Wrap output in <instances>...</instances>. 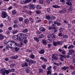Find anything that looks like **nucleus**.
Returning <instances> with one entry per match:
<instances>
[{"mask_svg": "<svg viewBox=\"0 0 75 75\" xmlns=\"http://www.w3.org/2000/svg\"><path fill=\"white\" fill-rule=\"evenodd\" d=\"M6 18H8V19L9 21H10V20H11V18H10V17L8 16Z\"/></svg>", "mask_w": 75, "mask_h": 75, "instance_id": "49", "label": "nucleus"}, {"mask_svg": "<svg viewBox=\"0 0 75 75\" xmlns=\"http://www.w3.org/2000/svg\"><path fill=\"white\" fill-rule=\"evenodd\" d=\"M8 30H12V27H9L8 28Z\"/></svg>", "mask_w": 75, "mask_h": 75, "instance_id": "61", "label": "nucleus"}, {"mask_svg": "<svg viewBox=\"0 0 75 75\" xmlns=\"http://www.w3.org/2000/svg\"><path fill=\"white\" fill-rule=\"evenodd\" d=\"M69 52L67 54L68 55H72V54L75 53V51L72 49L69 50Z\"/></svg>", "mask_w": 75, "mask_h": 75, "instance_id": "8", "label": "nucleus"}, {"mask_svg": "<svg viewBox=\"0 0 75 75\" xmlns=\"http://www.w3.org/2000/svg\"><path fill=\"white\" fill-rule=\"evenodd\" d=\"M19 21H23V18L22 17L19 18Z\"/></svg>", "mask_w": 75, "mask_h": 75, "instance_id": "40", "label": "nucleus"}, {"mask_svg": "<svg viewBox=\"0 0 75 75\" xmlns=\"http://www.w3.org/2000/svg\"><path fill=\"white\" fill-rule=\"evenodd\" d=\"M64 23H65V24H67V25L68 24V22L66 20H64Z\"/></svg>", "mask_w": 75, "mask_h": 75, "instance_id": "54", "label": "nucleus"}, {"mask_svg": "<svg viewBox=\"0 0 75 75\" xmlns=\"http://www.w3.org/2000/svg\"><path fill=\"white\" fill-rule=\"evenodd\" d=\"M45 37V35L44 34H42L40 35V38H44Z\"/></svg>", "mask_w": 75, "mask_h": 75, "instance_id": "25", "label": "nucleus"}, {"mask_svg": "<svg viewBox=\"0 0 75 75\" xmlns=\"http://www.w3.org/2000/svg\"><path fill=\"white\" fill-rule=\"evenodd\" d=\"M9 59H8V58H6L5 59V61H8V60Z\"/></svg>", "mask_w": 75, "mask_h": 75, "instance_id": "63", "label": "nucleus"}, {"mask_svg": "<svg viewBox=\"0 0 75 75\" xmlns=\"http://www.w3.org/2000/svg\"><path fill=\"white\" fill-rule=\"evenodd\" d=\"M13 28H17L18 27V25H17V24H15L13 25Z\"/></svg>", "mask_w": 75, "mask_h": 75, "instance_id": "39", "label": "nucleus"}, {"mask_svg": "<svg viewBox=\"0 0 75 75\" xmlns=\"http://www.w3.org/2000/svg\"><path fill=\"white\" fill-rule=\"evenodd\" d=\"M10 67L11 68H14V65L13 64H12L10 65Z\"/></svg>", "mask_w": 75, "mask_h": 75, "instance_id": "37", "label": "nucleus"}, {"mask_svg": "<svg viewBox=\"0 0 75 75\" xmlns=\"http://www.w3.org/2000/svg\"><path fill=\"white\" fill-rule=\"evenodd\" d=\"M46 18L47 20H50V19L51 18V17H50V16L47 15L46 16Z\"/></svg>", "mask_w": 75, "mask_h": 75, "instance_id": "36", "label": "nucleus"}, {"mask_svg": "<svg viewBox=\"0 0 75 75\" xmlns=\"http://www.w3.org/2000/svg\"><path fill=\"white\" fill-rule=\"evenodd\" d=\"M10 72H11V70L9 69L8 70H7L6 69H5V74L6 75H8V74H9V73Z\"/></svg>", "mask_w": 75, "mask_h": 75, "instance_id": "15", "label": "nucleus"}, {"mask_svg": "<svg viewBox=\"0 0 75 75\" xmlns=\"http://www.w3.org/2000/svg\"><path fill=\"white\" fill-rule=\"evenodd\" d=\"M36 8L38 9L41 8V6L38 5L36 6Z\"/></svg>", "mask_w": 75, "mask_h": 75, "instance_id": "32", "label": "nucleus"}, {"mask_svg": "<svg viewBox=\"0 0 75 75\" xmlns=\"http://www.w3.org/2000/svg\"><path fill=\"white\" fill-rule=\"evenodd\" d=\"M14 49L16 52H17V51H18L19 49L17 47H14Z\"/></svg>", "mask_w": 75, "mask_h": 75, "instance_id": "38", "label": "nucleus"}, {"mask_svg": "<svg viewBox=\"0 0 75 75\" xmlns=\"http://www.w3.org/2000/svg\"><path fill=\"white\" fill-rule=\"evenodd\" d=\"M0 72L1 75H6V74H5V68H3L1 69Z\"/></svg>", "mask_w": 75, "mask_h": 75, "instance_id": "10", "label": "nucleus"}, {"mask_svg": "<svg viewBox=\"0 0 75 75\" xmlns=\"http://www.w3.org/2000/svg\"><path fill=\"white\" fill-rule=\"evenodd\" d=\"M69 10H70V11H72V7H70L69 8Z\"/></svg>", "mask_w": 75, "mask_h": 75, "instance_id": "62", "label": "nucleus"}, {"mask_svg": "<svg viewBox=\"0 0 75 75\" xmlns=\"http://www.w3.org/2000/svg\"><path fill=\"white\" fill-rule=\"evenodd\" d=\"M5 10H6V9H3L1 10V11H2V12H6V11H4Z\"/></svg>", "mask_w": 75, "mask_h": 75, "instance_id": "57", "label": "nucleus"}, {"mask_svg": "<svg viewBox=\"0 0 75 75\" xmlns=\"http://www.w3.org/2000/svg\"><path fill=\"white\" fill-rule=\"evenodd\" d=\"M48 29L49 30H55V28L54 27H52L50 26H49Z\"/></svg>", "mask_w": 75, "mask_h": 75, "instance_id": "22", "label": "nucleus"}, {"mask_svg": "<svg viewBox=\"0 0 75 75\" xmlns=\"http://www.w3.org/2000/svg\"><path fill=\"white\" fill-rule=\"evenodd\" d=\"M47 37L49 38V40H52L53 38H55V36L54 34H49L47 36Z\"/></svg>", "mask_w": 75, "mask_h": 75, "instance_id": "5", "label": "nucleus"}, {"mask_svg": "<svg viewBox=\"0 0 75 75\" xmlns=\"http://www.w3.org/2000/svg\"><path fill=\"white\" fill-rule=\"evenodd\" d=\"M29 6H30L31 7V8H33V9H34V8L35 7V5H34V4H30Z\"/></svg>", "mask_w": 75, "mask_h": 75, "instance_id": "23", "label": "nucleus"}, {"mask_svg": "<svg viewBox=\"0 0 75 75\" xmlns=\"http://www.w3.org/2000/svg\"><path fill=\"white\" fill-rule=\"evenodd\" d=\"M11 46H14V45L15 46H18L19 45L18 43H17L14 41H11Z\"/></svg>", "mask_w": 75, "mask_h": 75, "instance_id": "11", "label": "nucleus"}, {"mask_svg": "<svg viewBox=\"0 0 75 75\" xmlns=\"http://www.w3.org/2000/svg\"><path fill=\"white\" fill-rule=\"evenodd\" d=\"M39 3L40 4H42L43 3V0H39Z\"/></svg>", "mask_w": 75, "mask_h": 75, "instance_id": "50", "label": "nucleus"}, {"mask_svg": "<svg viewBox=\"0 0 75 75\" xmlns=\"http://www.w3.org/2000/svg\"><path fill=\"white\" fill-rule=\"evenodd\" d=\"M69 67L71 68V69H73L74 68V67L72 66V65H70Z\"/></svg>", "mask_w": 75, "mask_h": 75, "instance_id": "48", "label": "nucleus"}, {"mask_svg": "<svg viewBox=\"0 0 75 75\" xmlns=\"http://www.w3.org/2000/svg\"><path fill=\"white\" fill-rule=\"evenodd\" d=\"M22 67H28V64H27V63H23L22 64Z\"/></svg>", "mask_w": 75, "mask_h": 75, "instance_id": "24", "label": "nucleus"}, {"mask_svg": "<svg viewBox=\"0 0 75 75\" xmlns=\"http://www.w3.org/2000/svg\"><path fill=\"white\" fill-rule=\"evenodd\" d=\"M30 57L31 58H32V59H33V58H34V57H35V56L34 55H32L30 56Z\"/></svg>", "mask_w": 75, "mask_h": 75, "instance_id": "45", "label": "nucleus"}, {"mask_svg": "<svg viewBox=\"0 0 75 75\" xmlns=\"http://www.w3.org/2000/svg\"><path fill=\"white\" fill-rule=\"evenodd\" d=\"M25 39H23V40L22 42H20V44H21V45H23V43H24V44H26L27 42H28V41L27 40V39L25 38Z\"/></svg>", "mask_w": 75, "mask_h": 75, "instance_id": "9", "label": "nucleus"}, {"mask_svg": "<svg viewBox=\"0 0 75 75\" xmlns=\"http://www.w3.org/2000/svg\"><path fill=\"white\" fill-rule=\"evenodd\" d=\"M62 33H59L58 34V36H59V37H60V36H62Z\"/></svg>", "mask_w": 75, "mask_h": 75, "instance_id": "51", "label": "nucleus"}, {"mask_svg": "<svg viewBox=\"0 0 75 75\" xmlns=\"http://www.w3.org/2000/svg\"><path fill=\"white\" fill-rule=\"evenodd\" d=\"M58 54H53L52 55V61H54V60H58V57H57Z\"/></svg>", "mask_w": 75, "mask_h": 75, "instance_id": "3", "label": "nucleus"}, {"mask_svg": "<svg viewBox=\"0 0 75 75\" xmlns=\"http://www.w3.org/2000/svg\"><path fill=\"white\" fill-rule=\"evenodd\" d=\"M34 40H35L37 42H39V39L37 38V37H35L34 38Z\"/></svg>", "mask_w": 75, "mask_h": 75, "instance_id": "27", "label": "nucleus"}, {"mask_svg": "<svg viewBox=\"0 0 75 75\" xmlns=\"http://www.w3.org/2000/svg\"><path fill=\"white\" fill-rule=\"evenodd\" d=\"M41 67L44 69H45L46 67H47V65L45 64H43L41 65Z\"/></svg>", "mask_w": 75, "mask_h": 75, "instance_id": "19", "label": "nucleus"}, {"mask_svg": "<svg viewBox=\"0 0 75 75\" xmlns=\"http://www.w3.org/2000/svg\"><path fill=\"white\" fill-rule=\"evenodd\" d=\"M24 23L26 24H29V21L28 19H25L24 20Z\"/></svg>", "mask_w": 75, "mask_h": 75, "instance_id": "21", "label": "nucleus"}, {"mask_svg": "<svg viewBox=\"0 0 75 75\" xmlns=\"http://www.w3.org/2000/svg\"><path fill=\"white\" fill-rule=\"evenodd\" d=\"M47 12H50L51 11V9L49 8H48L47 9Z\"/></svg>", "mask_w": 75, "mask_h": 75, "instance_id": "47", "label": "nucleus"}, {"mask_svg": "<svg viewBox=\"0 0 75 75\" xmlns=\"http://www.w3.org/2000/svg\"><path fill=\"white\" fill-rule=\"evenodd\" d=\"M25 61L27 63V64L29 65H31L32 63L34 64V61H33L31 59H27L25 60Z\"/></svg>", "mask_w": 75, "mask_h": 75, "instance_id": "4", "label": "nucleus"}, {"mask_svg": "<svg viewBox=\"0 0 75 75\" xmlns=\"http://www.w3.org/2000/svg\"><path fill=\"white\" fill-rule=\"evenodd\" d=\"M61 69L62 70H64V71H65L66 69H67L66 67L64 66L63 67H62Z\"/></svg>", "mask_w": 75, "mask_h": 75, "instance_id": "33", "label": "nucleus"}, {"mask_svg": "<svg viewBox=\"0 0 75 75\" xmlns=\"http://www.w3.org/2000/svg\"><path fill=\"white\" fill-rule=\"evenodd\" d=\"M29 20H30V21H31V22H32V23H33V18H29Z\"/></svg>", "mask_w": 75, "mask_h": 75, "instance_id": "44", "label": "nucleus"}, {"mask_svg": "<svg viewBox=\"0 0 75 75\" xmlns=\"http://www.w3.org/2000/svg\"><path fill=\"white\" fill-rule=\"evenodd\" d=\"M42 42L43 44H44V45H47V40L43 39L42 41Z\"/></svg>", "mask_w": 75, "mask_h": 75, "instance_id": "16", "label": "nucleus"}, {"mask_svg": "<svg viewBox=\"0 0 75 75\" xmlns=\"http://www.w3.org/2000/svg\"><path fill=\"white\" fill-rule=\"evenodd\" d=\"M26 35L24 33H19L17 35V36L19 37V41H22L23 40H25V38H26L25 37Z\"/></svg>", "mask_w": 75, "mask_h": 75, "instance_id": "1", "label": "nucleus"}, {"mask_svg": "<svg viewBox=\"0 0 75 75\" xmlns=\"http://www.w3.org/2000/svg\"><path fill=\"white\" fill-rule=\"evenodd\" d=\"M63 38H65V39H66L67 38H68V37H67V35H65L63 36Z\"/></svg>", "mask_w": 75, "mask_h": 75, "instance_id": "59", "label": "nucleus"}, {"mask_svg": "<svg viewBox=\"0 0 75 75\" xmlns=\"http://www.w3.org/2000/svg\"><path fill=\"white\" fill-rule=\"evenodd\" d=\"M62 44L63 43L62 42V41H58L57 42H53V45L56 47L57 45H62Z\"/></svg>", "mask_w": 75, "mask_h": 75, "instance_id": "2", "label": "nucleus"}, {"mask_svg": "<svg viewBox=\"0 0 75 75\" xmlns=\"http://www.w3.org/2000/svg\"><path fill=\"white\" fill-rule=\"evenodd\" d=\"M39 73H42L44 72L43 69L41 68H40L39 69Z\"/></svg>", "mask_w": 75, "mask_h": 75, "instance_id": "26", "label": "nucleus"}, {"mask_svg": "<svg viewBox=\"0 0 75 75\" xmlns=\"http://www.w3.org/2000/svg\"><path fill=\"white\" fill-rule=\"evenodd\" d=\"M40 30L42 32H44L45 31V29L43 27H41L40 28Z\"/></svg>", "mask_w": 75, "mask_h": 75, "instance_id": "20", "label": "nucleus"}, {"mask_svg": "<svg viewBox=\"0 0 75 75\" xmlns=\"http://www.w3.org/2000/svg\"><path fill=\"white\" fill-rule=\"evenodd\" d=\"M57 26H60L61 25V23L60 22H57Z\"/></svg>", "mask_w": 75, "mask_h": 75, "instance_id": "55", "label": "nucleus"}, {"mask_svg": "<svg viewBox=\"0 0 75 75\" xmlns=\"http://www.w3.org/2000/svg\"><path fill=\"white\" fill-rule=\"evenodd\" d=\"M45 51L44 49H41L38 52L40 54H44Z\"/></svg>", "mask_w": 75, "mask_h": 75, "instance_id": "12", "label": "nucleus"}, {"mask_svg": "<svg viewBox=\"0 0 75 75\" xmlns=\"http://www.w3.org/2000/svg\"><path fill=\"white\" fill-rule=\"evenodd\" d=\"M49 48H50V47H52V45L51 44H48L47 45Z\"/></svg>", "mask_w": 75, "mask_h": 75, "instance_id": "46", "label": "nucleus"}, {"mask_svg": "<svg viewBox=\"0 0 75 75\" xmlns=\"http://www.w3.org/2000/svg\"><path fill=\"white\" fill-rule=\"evenodd\" d=\"M52 7H54V8H59V7H60V6L58 5H53Z\"/></svg>", "mask_w": 75, "mask_h": 75, "instance_id": "28", "label": "nucleus"}, {"mask_svg": "<svg viewBox=\"0 0 75 75\" xmlns=\"http://www.w3.org/2000/svg\"><path fill=\"white\" fill-rule=\"evenodd\" d=\"M12 58L13 59H17V58H18V56H12Z\"/></svg>", "mask_w": 75, "mask_h": 75, "instance_id": "35", "label": "nucleus"}, {"mask_svg": "<svg viewBox=\"0 0 75 75\" xmlns=\"http://www.w3.org/2000/svg\"><path fill=\"white\" fill-rule=\"evenodd\" d=\"M64 28H60L59 29V31L60 32H61V31H64Z\"/></svg>", "mask_w": 75, "mask_h": 75, "instance_id": "41", "label": "nucleus"}, {"mask_svg": "<svg viewBox=\"0 0 75 75\" xmlns=\"http://www.w3.org/2000/svg\"><path fill=\"white\" fill-rule=\"evenodd\" d=\"M28 31V29L26 28L25 29H24L23 30V33H27V32Z\"/></svg>", "mask_w": 75, "mask_h": 75, "instance_id": "29", "label": "nucleus"}, {"mask_svg": "<svg viewBox=\"0 0 75 75\" xmlns=\"http://www.w3.org/2000/svg\"><path fill=\"white\" fill-rule=\"evenodd\" d=\"M36 14H40V12L39 11H36Z\"/></svg>", "mask_w": 75, "mask_h": 75, "instance_id": "52", "label": "nucleus"}, {"mask_svg": "<svg viewBox=\"0 0 75 75\" xmlns=\"http://www.w3.org/2000/svg\"><path fill=\"white\" fill-rule=\"evenodd\" d=\"M51 18L52 19V20H54V19H55V17L54 16H52L51 17Z\"/></svg>", "mask_w": 75, "mask_h": 75, "instance_id": "58", "label": "nucleus"}, {"mask_svg": "<svg viewBox=\"0 0 75 75\" xmlns=\"http://www.w3.org/2000/svg\"><path fill=\"white\" fill-rule=\"evenodd\" d=\"M72 0H71L70 1L66 2V4L67 5H69V6H72Z\"/></svg>", "mask_w": 75, "mask_h": 75, "instance_id": "13", "label": "nucleus"}, {"mask_svg": "<svg viewBox=\"0 0 75 75\" xmlns=\"http://www.w3.org/2000/svg\"><path fill=\"white\" fill-rule=\"evenodd\" d=\"M13 23L15 24H17V23H18V21L16 20H15L13 21Z\"/></svg>", "mask_w": 75, "mask_h": 75, "instance_id": "53", "label": "nucleus"}, {"mask_svg": "<svg viewBox=\"0 0 75 75\" xmlns=\"http://www.w3.org/2000/svg\"><path fill=\"white\" fill-rule=\"evenodd\" d=\"M6 36H4L2 34L0 33V40H2L4 39V38H6Z\"/></svg>", "mask_w": 75, "mask_h": 75, "instance_id": "14", "label": "nucleus"}, {"mask_svg": "<svg viewBox=\"0 0 75 75\" xmlns=\"http://www.w3.org/2000/svg\"><path fill=\"white\" fill-rule=\"evenodd\" d=\"M1 16L2 18H4L7 17L8 15L6 12H2Z\"/></svg>", "mask_w": 75, "mask_h": 75, "instance_id": "6", "label": "nucleus"}, {"mask_svg": "<svg viewBox=\"0 0 75 75\" xmlns=\"http://www.w3.org/2000/svg\"><path fill=\"white\" fill-rule=\"evenodd\" d=\"M12 14H13L14 15L15 14H16V13H17V12L16 11L14 10H13L12 11Z\"/></svg>", "mask_w": 75, "mask_h": 75, "instance_id": "34", "label": "nucleus"}, {"mask_svg": "<svg viewBox=\"0 0 75 75\" xmlns=\"http://www.w3.org/2000/svg\"><path fill=\"white\" fill-rule=\"evenodd\" d=\"M51 68H52V67L51 66H50L48 67L47 68L48 71H47V75H48V74H50L51 73Z\"/></svg>", "mask_w": 75, "mask_h": 75, "instance_id": "7", "label": "nucleus"}, {"mask_svg": "<svg viewBox=\"0 0 75 75\" xmlns=\"http://www.w3.org/2000/svg\"><path fill=\"white\" fill-rule=\"evenodd\" d=\"M59 59L61 61H64V58H63L62 57H61L59 58Z\"/></svg>", "mask_w": 75, "mask_h": 75, "instance_id": "43", "label": "nucleus"}, {"mask_svg": "<svg viewBox=\"0 0 75 75\" xmlns=\"http://www.w3.org/2000/svg\"><path fill=\"white\" fill-rule=\"evenodd\" d=\"M18 32V30H15L13 31L12 33L13 34H16V33H17Z\"/></svg>", "mask_w": 75, "mask_h": 75, "instance_id": "31", "label": "nucleus"}, {"mask_svg": "<svg viewBox=\"0 0 75 75\" xmlns=\"http://www.w3.org/2000/svg\"><path fill=\"white\" fill-rule=\"evenodd\" d=\"M6 45L8 47H11V41H9L7 42Z\"/></svg>", "mask_w": 75, "mask_h": 75, "instance_id": "17", "label": "nucleus"}, {"mask_svg": "<svg viewBox=\"0 0 75 75\" xmlns=\"http://www.w3.org/2000/svg\"><path fill=\"white\" fill-rule=\"evenodd\" d=\"M6 33L8 35H9L10 34V31H9V30H8Z\"/></svg>", "mask_w": 75, "mask_h": 75, "instance_id": "42", "label": "nucleus"}, {"mask_svg": "<svg viewBox=\"0 0 75 75\" xmlns=\"http://www.w3.org/2000/svg\"><path fill=\"white\" fill-rule=\"evenodd\" d=\"M74 48V46L71 45L68 47V49H71V48Z\"/></svg>", "mask_w": 75, "mask_h": 75, "instance_id": "30", "label": "nucleus"}, {"mask_svg": "<svg viewBox=\"0 0 75 75\" xmlns=\"http://www.w3.org/2000/svg\"><path fill=\"white\" fill-rule=\"evenodd\" d=\"M43 61H44V62H47V59H45V58H44Z\"/></svg>", "mask_w": 75, "mask_h": 75, "instance_id": "56", "label": "nucleus"}, {"mask_svg": "<svg viewBox=\"0 0 75 75\" xmlns=\"http://www.w3.org/2000/svg\"><path fill=\"white\" fill-rule=\"evenodd\" d=\"M15 69H12L11 70V72H14V71H15Z\"/></svg>", "mask_w": 75, "mask_h": 75, "instance_id": "60", "label": "nucleus"}, {"mask_svg": "<svg viewBox=\"0 0 75 75\" xmlns=\"http://www.w3.org/2000/svg\"><path fill=\"white\" fill-rule=\"evenodd\" d=\"M71 74H72L73 75H75V71L72 72L71 73Z\"/></svg>", "mask_w": 75, "mask_h": 75, "instance_id": "64", "label": "nucleus"}, {"mask_svg": "<svg viewBox=\"0 0 75 75\" xmlns=\"http://www.w3.org/2000/svg\"><path fill=\"white\" fill-rule=\"evenodd\" d=\"M66 12V9H63L61 11H59V13L60 14H61V13H64Z\"/></svg>", "mask_w": 75, "mask_h": 75, "instance_id": "18", "label": "nucleus"}]
</instances>
